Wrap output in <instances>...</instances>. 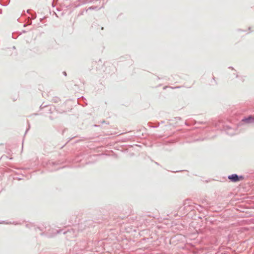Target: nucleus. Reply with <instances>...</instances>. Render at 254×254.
Masks as SVG:
<instances>
[{
    "instance_id": "nucleus-1",
    "label": "nucleus",
    "mask_w": 254,
    "mask_h": 254,
    "mask_svg": "<svg viewBox=\"0 0 254 254\" xmlns=\"http://www.w3.org/2000/svg\"><path fill=\"white\" fill-rule=\"evenodd\" d=\"M228 179L233 182H237L243 180L244 178L242 176H238L236 174H232L228 176Z\"/></svg>"
},
{
    "instance_id": "nucleus-2",
    "label": "nucleus",
    "mask_w": 254,
    "mask_h": 254,
    "mask_svg": "<svg viewBox=\"0 0 254 254\" xmlns=\"http://www.w3.org/2000/svg\"><path fill=\"white\" fill-rule=\"evenodd\" d=\"M253 119L252 117H249L248 118H245L242 120L243 122H244L246 123H249L251 122V121Z\"/></svg>"
}]
</instances>
